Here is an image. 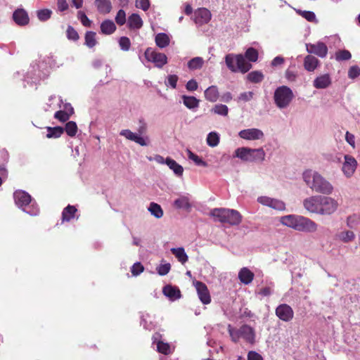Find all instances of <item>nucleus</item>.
I'll return each mask as SVG.
<instances>
[{
  "mask_svg": "<svg viewBox=\"0 0 360 360\" xmlns=\"http://www.w3.org/2000/svg\"><path fill=\"white\" fill-rule=\"evenodd\" d=\"M281 223L298 231L314 232L317 224L309 218L300 215L289 214L281 218Z\"/></svg>",
  "mask_w": 360,
  "mask_h": 360,
  "instance_id": "obj_1",
  "label": "nucleus"
},
{
  "mask_svg": "<svg viewBox=\"0 0 360 360\" xmlns=\"http://www.w3.org/2000/svg\"><path fill=\"white\" fill-rule=\"evenodd\" d=\"M15 204L22 210L32 216L38 214L39 209L35 202L32 201V197L28 193L24 191H16L13 193Z\"/></svg>",
  "mask_w": 360,
  "mask_h": 360,
  "instance_id": "obj_2",
  "label": "nucleus"
},
{
  "mask_svg": "<svg viewBox=\"0 0 360 360\" xmlns=\"http://www.w3.org/2000/svg\"><path fill=\"white\" fill-rule=\"evenodd\" d=\"M227 330L231 341L235 343L238 342L240 338L250 344H254L255 342V329L248 324H243L238 329L229 324Z\"/></svg>",
  "mask_w": 360,
  "mask_h": 360,
  "instance_id": "obj_3",
  "label": "nucleus"
},
{
  "mask_svg": "<svg viewBox=\"0 0 360 360\" xmlns=\"http://www.w3.org/2000/svg\"><path fill=\"white\" fill-rule=\"evenodd\" d=\"M139 124L137 133L132 132L129 129H122L120 131V135L141 146H147L150 143L149 136L144 135L147 132V124L143 120H140Z\"/></svg>",
  "mask_w": 360,
  "mask_h": 360,
  "instance_id": "obj_4",
  "label": "nucleus"
},
{
  "mask_svg": "<svg viewBox=\"0 0 360 360\" xmlns=\"http://www.w3.org/2000/svg\"><path fill=\"white\" fill-rule=\"evenodd\" d=\"M225 63L232 72L246 73L252 68V65L246 61L242 54L229 53L225 56Z\"/></svg>",
  "mask_w": 360,
  "mask_h": 360,
  "instance_id": "obj_5",
  "label": "nucleus"
},
{
  "mask_svg": "<svg viewBox=\"0 0 360 360\" xmlns=\"http://www.w3.org/2000/svg\"><path fill=\"white\" fill-rule=\"evenodd\" d=\"M235 156L246 162H262L265 159L266 153L262 148L253 149L241 147L235 150Z\"/></svg>",
  "mask_w": 360,
  "mask_h": 360,
  "instance_id": "obj_6",
  "label": "nucleus"
},
{
  "mask_svg": "<svg viewBox=\"0 0 360 360\" xmlns=\"http://www.w3.org/2000/svg\"><path fill=\"white\" fill-rule=\"evenodd\" d=\"M294 98L292 91L287 86H281L278 87L274 94V100L276 105L283 109L287 108Z\"/></svg>",
  "mask_w": 360,
  "mask_h": 360,
  "instance_id": "obj_7",
  "label": "nucleus"
},
{
  "mask_svg": "<svg viewBox=\"0 0 360 360\" xmlns=\"http://www.w3.org/2000/svg\"><path fill=\"white\" fill-rule=\"evenodd\" d=\"M146 59L150 63H154L155 66L162 68L167 63V57L163 53L156 51L152 48H147L144 53Z\"/></svg>",
  "mask_w": 360,
  "mask_h": 360,
  "instance_id": "obj_8",
  "label": "nucleus"
},
{
  "mask_svg": "<svg viewBox=\"0 0 360 360\" xmlns=\"http://www.w3.org/2000/svg\"><path fill=\"white\" fill-rule=\"evenodd\" d=\"M321 203H320V214L329 215L334 213L338 207V203L335 199L321 195Z\"/></svg>",
  "mask_w": 360,
  "mask_h": 360,
  "instance_id": "obj_9",
  "label": "nucleus"
},
{
  "mask_svg": "<svg viewBox=\"0 0 360 360\" xmlns=\"http://www.w3.org/2000/svg\"><path fill=\"white\" fill-rule=\"evenodd\" d=\"M357 167V161L350 155H344L342 171L347 178H350L354 174Z\"/></svg>",
  "mask_w": 360,
  "mask_h": 360,
  "instance_id": "obj_10",
  "label": "nucleus"
},
{
  "mask_svg": "<svg viewBox=\"0 0 360 360\" xmlns=\"http://www.w3.org/2000/svg\"><path fill=\"white\" fill-rule=\"evenodd\" d=\"M321 198V195H319L307 198L303 200V206L307 211L320 214Z\"/></svg>",
  "mask_w": 360,
  "mask_h": 360,
  "instance_id": "obj_11",
  "label": "nucleus"
},
{
  "mask_svg": "<svg viewBox=\"0 0 360 360\" xmlns=\"http://www.w3.org/2000/svg\"><path fill=\"white\" fill-rule=\"evenodd\" d=\"M306 49L309 53L316 55L321 58L326 57L328 54V47L321 41L316 44H306Z\"/></svg>",
  "mask_w": 360,
  "mask_h": 360,
  "instance_id": "obj_12",
  "label": "nucleus"
},
{
  "mask_svg": "<svg viewBox=\"0 0 360 360\" xmlns=\"http://www.w3.org/2000/svg\"><path fill=\"white\" fill-rule=\"evenodd\" d=\"M240 138L248 141H257L264 138L263 131L257 128L243 129L238 132Z\"/></svg>",
  "mask_w": 360,
  "mask_h": 360,
  "instance_id": "obj_13",
  "label": "nucleus"
},
{
  "mask_svg": "<svg viewBox=\"0 0 360 360\" xmlns=\"http://www.w3.org/2000/svg\"><path fill=\"white\" fill-rule=\"evenodd\" d=\"M257 202L264 206L269 207L276 210L283 211L285 209V205L282 200L267 196L259 197L257 198Z\"/></svg>",
  "mask_w": 360,
  "mask_h": 360,
  "instance_id": "obj_14",
  "label": "nucleus"
},
{
  "mask_svg": "<svg viewBox=\"0 0 360 360\" xmlns=\"http://www.w3.org/2000/svg\"><path fill=\"white\" fill-rule=\"evenodd\" d=\"M321 176V175L319 172L311 169L306 170L302 174L303 181L312 191L314 190V188L317 185Z\"/></svg>",
  "mask_w": 360,
  "mask_h": 360,
  "instance_id": "obj_15",
  "label": "nucleus"
},
{
  "mask_svg": "<svg viewBox=\"0 0 360 360\" xmlns=\"http://www.w3.org/2000/svg\"><path fill=\"white\" fill-rule=\"evenodd\" d=\"M193 285L195 287L198 297L201 302L204 304H210L211 302V297L207 285L204 283L198 281H194Z\"/></svg>",
  "mask_w": 360,
  "mask_h": 360,
  "instance_id": "obj_16",
  "label": "nucleus"
},
{
  "mask_svg": "<svg viewBox=\"0 0 360 360\" xmlns=\"http://www.w3.org/2000/svg\"><path fill=\"white\" fill-rule=\"evenodd\" d=\"M276 315L283 321L288 322L293 319L294 311L290 306L281 304L276 309Z\"/></svg>",
  "mask_w": 360,
  "mask_h": 360,
  "instance_id": "obj_17",
  "label": "nucleus"
},
{
  "mask_svg": "<svg viewBox=\"0 0 360 360\" xmlns=\"http://www.w3.org/2000/svg\"><path fill=\"white\" fill-rule=\"evenodd\" d=\"M314 191L323 195H330L333 191V186L328 180L321 176Z\"/></svg>",
  "mask_w": 360,
  "mask_h": 360,
  "instance_id": "obj_18",
  "label": "nucleus"
},
{
  "mask_svg": "<svg viewBox=\"0 0 360 360\" xmlns=\"http://www.w3.org/2000/svg\"><path fill=\"white\" fill-rule=\"evenodd\" d=\"M227 212L225 214L224 223H227L231 226H237L240 224L242 221V216L239 212L236 210L227 209Z\"/></svg>",
  "mask_w": 360,
  "mask_h": 360,
  "instance_id": "obj_19",
  "label": "nucleus"
},
{
  "mask_svg": "<svg viewBox=\"0 0 360 360\" xmlns=\"http://www.w3.org/2000/svg\"><path fill=\"white\" fill-rule=\"evenodd\" d=\"M211 17L210 11L206 8H199L194 12L195 22H209Z\"/></svg>",
  "mask_w": 360,
  "mask_h": 360,
  "instance_id": "obj_20",
  "label": "nucleus"
},
{
  "mask_svg": "<svg viewBox=\"0 0 360 360\" xmlns=\"http://www.w3.org/2000/svg\"><path fill=\"white\" fill-rule=\"evenodd\" d=\"M173 205L176 209L189 210L192 207L189 195H180L174 201Z\"/></svg>",
  "mask_w": 360,
  "mask_h": 360,
  "instance_id": "obj_21",
  "label": "nucleus"
},
{
  "mask_svg": "<svg viewBox=\"0 0 360 360\" xmlns=\"http://www.w3.org/2000/svg\"><path fill=\"white\" fill-rule=\"evenodd\" d=\"M331 84V78L328 74L317 77L313 82V86L318 89H326Z\"/></svg>",
  "mask_w": 360,
  "mask_h": 360,
  "instance_id": "obj_22",
  "label": "nucleus"
},
{
  "mask_svg": "<svg viewBox=\"0 0 360 360\" xmlns=\"http://www.w3.org/2000/svg\"><path fill=\"white\" fill-rule=\"evenodd\" d=\"M162 292L172 301L176 300L181 297L180 290L177 287L170 285L165 286Z\"/></svg>",
  "mask_w": 360,
  "mask_h": 360,
  "instance_id": "obj_23",
  "label": "nucleus"
},
{
  "mask_svg": "<svg viewBox=\"0 0 360 360\" xmlns=\"http://www.w3.org/2000/svg\"><path fill=\"white\" fill-rule=\"evenodd\" d=\"M255 274L247 267H243L238 272V278L245 285L252 283Z\"/></svg>",
  "mask_w": 360,
  "mask_h": 360,
  "instance_id": "obj_24",
  "label": "nucleus"
},
{
  "mask_svg": "<svg viewBox=\"0 0 360 360\" xmlns=\"http://www.w3.org/2000/svg\"><path fill=\"white\" fill-rule=\"evenodd\" d=\"M319 60L311 54L305 56L304 59V69L309 72H314L319 65Z\"/></svg>",
  "mask_w": 360,
  "mask_h": 360,
  "instance_id": "obj_25",
  "label": "nucleus"
},
{
  "mask_svg": "<svg viewBox=\"0 0 360 360\" xmlns=\"http://www.w3.org/2000/svg\"><path fill=\"white\" fill-rule=\"evenodd\" d=\"M204 94L205 99L212 103L216 102L219 96L218 88L215 85L210 86L206 89Z\"/></svg>",
  "mask_w": 360,
  "mask_h": 360,
  "instance_id": "obj_26",
  "label": "nucleus"
},
{
  "mask_svg": "<svg viewBox=\"0 0 360 360\" xmlns=\"http://www.w3.org/2000/svg\"><path fill=\"white\" fill-rule=\"evenodd\" d=\"M13 20L15 22H29L27 13L22 8L16 9L13 14Z\"/></svg>",
  "mask_w": 360,
  "mask_h": 360,
  "instance_id": "obj_27",
  "label": "nucleus"
},
{
  "mask_svg": "<svg viewBox=\"0 0 360 360\" xmlns=\"http://www.w3.org/2000/svg\"><path fill=\"white\" fill-rule=\"evenodd\" d=\"M166 165L169 167L170 169H172L174 173L178 176H181L183 174L184 172V168L181 165L178 164L174 160L167 158H166Z\"/></svg>",
  "mask_w": 360,
  "mask_h": 360,
  "instance_id": "obj_28",
  "label": "nucleus"
},
{
  "mask_svg": "<svg viewBox=\"0 0 360 360\" xmlns=\"http://www.w3.org/2000/svg\"><path fill=\"white\" fill-rule=\"evenodd\" d=\"M226 212H227L226 208H214L210 211V216L215 221L224 223Z\"/></svg>",
  "mask_w": 360,
  "mask_h": 360,
  "instance_id": "obj_29",
  "label": "nucleus"
},
{
  "mask_svg": "<svg viewBox=\"0 0 360 360\" xmlns=\"http://www.w3.org/2000/svg\"><path fill=\"white\" fill-rule=\"evenodd\" d=\"M171 252L182 264H185L188 259L184 248H173L171 249Z\"/></svg>",
  "mask_w": 360,
  "mask_h": 360,
  "instance_id": "obj_30",
  "label": "nucleus"
},
{
  "mask_svg": "<svg viewBox=\"0 0 360 360\" xmlns=\"http://www.w3.org/2000/svg\"><path fill=\"white\" fill-rule=\"evenodd\" d=\"M95 4L101 13H108L112 8L110 0H96Z\"/></svg>",
  "mask_w": 360,
  "mask_h": 360,
  "instance_id": "obj_31",
  "label": "nucleus"
},
{
  "mask_svg": "<svg viewBox=\"0 0 360 360\" xmlns=\"http://www.w3.org/2000/svg\"><path fill=\"white\" fill-rule=\"evenodd\" d=\"M182 100L184 104L191 110L197 108L199 105L200 101L194 96H182Z\"/></svg>",
  "mask_w": 360,
  "mask_h": 360,
  "instance_id": "obj_32",
  "label": "nucleus"
},
{
  "mask_svg": "<svg viewBox=\"0 0 360 360\" xmlns=\"http://www.w3.org/2000/svg\"><path fill=\"white\" fill-rule=\"evenodd\" d=\"M77 209L75 206L68 205L64 208L62 212V219L63 221H69L75 217Z\"/></svg>",
  "mask_w": 360,
  "mask_h": 360,
  "instance_id": "obj_33",
  "label": "nucleus"
},
{
  "mask_svg": "<svg viewBox=\"0 0 360 360\" xmlns=\"http://www.w3.org/2000/svg\"><path fill=\"white\" fill-rule=\"evenodd\" d=\"M156 45L161 48H165L169 44V38L165 33H159L155 36Z\"/></svg>",
  "mask_w": 360,
  "mask_h": 360,
  "instance_id": "obj_34",
  "label": "nucleus"
},
{
  "mask_svg": "<svg viewBox=\"0 0 360 360\" xmlns=\"http://www.w3.org/2000/svg\"><path fill=\"white\" fill-rule=\"evenodd\" d=\"M264 78L263 73L261 71L255 70L249 72L247 75V79L252 83H259Z\"/></svg>",
  "mask_w": 360,
  "mask_h": 360,
  "instance_id": "obj_35",
  "label": "nucleus"
},
{
  "mask_svg": "<svg viewBox=\"0 0 360 360\" xmlns=\"http://www.w3.org/2000/svg\"><path fill=\"white\" fill-rule=\"evenodd\" d=\"M204 64V60L201 57H194L188 62V68L191 70L200 69Z\"/></svg>",
  "mask_w": 360,
  "mask_h": 360,
  "instance_id": "obj_36",
  "label": "nucleus"
},
{
  "mask_svg": "<svg viewBox=\"0 0 360 360\" xmlns=\"http://www.w3.org/2000/svg\"><path fill=\"white\" fill-rule=\"evenodd\" d=\"M148 211L150 212L152 215L155 217L160 219L163 216V210L160 205L155 202H150Z\"/></svg>",
  "mask_w": 360,
  "mask_h": 360,
  "instance_id": "obj_37",
  "label": "nucleus"
},
{
  "mask_svg": "<svg viewBox=\"0 0 360 360\" xmlns=\"http://www.w3.org/2000/svg\"><path fill=\"white\" fill-rule=\"evenodd\" d=\"M96 32L88 31L85 34V42L84 44L88 46L89 48H93L94 47L96 44L97 41L96 39Z\"/></svg>",
  "mask_w": 360,
  "mask_h": 360,
  "instance_id": "obj_38",
  "label": "nucleus"
},
{
  "mask_svg": "<svg viewBox=\"0 0 360 360\" xmlns=\"http://www.w3.org/2000/svg\"><path fill=\"white\" fill-rule=\"evenodd\" d=\"M47 138H58L60 137L64 131V129L61 127H47Z\"/></svg>",
  "mask_w": 360,
  "mask_h": 360,
  "instance_id": "obj_39",
  "label": "nucleus"
},
{
  "mask_svg": "<svg viewBox=\"0 0 360 360\" xmlns=\"http://www.w3.org/2000/svg\"><path fill=\"white\" fill-rule=\"evenodd\" d=\"M207 144L210 147H215L219 143V135L215 131L210 132L207 136Z\"/></svg>",
  "mask_w": 360,
  "mask_h": 360,
  "instance_id": "obj_40",
  "label": "nucleus"
},
{
  "mask_svg": "<svg viewBox=\"0 0 360 360\" xmlns=\"http://www.w3.org/2000/svg\"><path fill=\"white\" fill-rule=\"evenodd\" d=\"M338 238L344 243H349L355 238V234L352 231H345L338 233Z\"/></svg>",
  "mask_w": 360,
  "mask_h": 360,
  "instance_id": "obj_41",
  "label": "nucleus"
},
{
  "mask_svg": "<svg viewBox=\"0 0 360 360\" xmlns=\"http://www.w3.org/2000/svg\"><path fill=\"white\" fill-rule=\"evenodd\" d=\"M64 130L66 131L68 136L71 137L75 136L77 132V126L76 122L73 121L68 122L65 124Z\"/></svg>",
  "mask_w": 360,
  "mask_h": 360,
  "instance_id": "obj_42",
  "label": "nucleus"
},
{
  "mask_svg": "<svg viewBox=\"0 0 360 360\" xmlns=\"http://www.w3.org/2000/svg\"><path fill=\"white\" fill-rule=\"evenodd\" d=\"M244 58L250 62H256L258 59V51L252 47L248 48L245 53Z\"/></svg>",
  "mask_w": 360,
  "mask_h": 360,
  "instance_id": "obj_43",
  "label": "nucleus"
},
{
  "mask_svg": "<svg viewBox=\"0 0 360 360\" xmlns=\"http://www.w3.org/2000/svg\"><path fill=\"white\" fill-rule=\"evenodd\" d=\"M211 111L214 114L226 116L229 112V108L226 105L217 104L212 108Z\"/></svg>",
  "mask_w": 360,
  "mask_h": 360,
  "instance_id": "obj_44",
  "label": "nucleus"
},
{
  "mask_svg": "<svg viewBox=\"0 0 360 360\" xmlns=\"http://www.w3.org/2000/svg\"><path fill=\"white\" fill-rule=\"evenodd\" d=\"M352 58L351 53L347 50H341L335 53V59L338 61L347 60Z\"/></svg>",
  "mask_w": 360,
  "mask_h": 360,
  "instance_id": "obj_45",
  "label": "nucleus"
},
{
  "mask_svg": "<svg viewBox=\"0 0 360 360\" xmlns=\"http://www.w3.org/2000/svg\"><path fill=\"white\" fill-rule=\"evenodd\" d=\"M188 157L190 160H193L197 165L206 167L207 165V162L202 160L200 157H198L195 153H192L191 150H188Z\"/></svg>",
  "mask_w": 360,
  "mask_h": 360,
  "instance_id": "obj_46",
  "label": "nucleus"
},
{
  "mask_svg": "<svg viewBox=\"0 0 360 360\" xmlns=\"http://www.w3.org/2000/svg\"><path fill=\"white\" fill-rule=\"evenodd\" d=\"M51 11L49 9H41L37 11V17L40 21H46L51 18Z\"/></svg>",
  "mask_w": 360,
  "mask_h": 360,
  "instance_id": "obj_47",
  "label": "nucleus"
},
{
  "mask_svg": "<svg viewBox=\"0 0 360 360\" xmlns=\"http://www.w3.org/2000/svg\"><path fill=\"white\" fill-rule=\"evenodd\" d=\"M119 46L122 51H127L130 49L131 41L128 37H122L119 39Z\"/></svg>",
  "mask_w": 360,
  "mask_h": 360,
  "instance_id": "obj_48",
  "label": "nucleus"
},
{
  "mask_svg": "<svg viewBox=\"0 0 360 360\" xmlns=\"http://www.w3.org/2000/svg\"><path fill=\"white\" fill-rule=\"evenodd\" d=\"M360 221V217L357 214H353L347 217V224L349 227L355 228Z\"/></svg>",
  "mask_w": 360,
  "mask_h": 360,
  "instance_id": "obj_49",
  "label": "nucleus"
},
{
  "mask_svg": "<svg viewBox=\"0 0 360 360\" xmlns=\"http://www.w3.org/2000/svg\"><path fill=\"white\" fill-rule=\"evenodd\" d=\"M70 115L68 111L58 110L55 115L54 117L62 122H65L70 119Z\"/></svg>",
  "mask_w": 360,
  "mask_h": 360,
  "instance_id": "obj_50",
  "label": "nucleus"
},
{
  "mask_svg": "<svg viewBox=\"0 0 360 360\" xmlns=\"http://www.w3.org/2000/svg\"><path fill=\"white\" fill-rule=\"evenodd\" d=\"M101 30L102 33L105 34H110L116 30L115 24H101Z\"/></svg>",
  "mask_w": 360,
  "mask_h": 360,
  "instance_id": "obj_51",
  "label": "nucleus"
},
{
  "mask_svg": "<svg viewBox=\"0 0 360 360\" xmlns=\"http://www.w3.org/2000/svg\"><path fill=\"white\" fill-rule=\"evenodd\" d=\"M158 351L164 354L170 353V346L168 343L159 341L157 344Z\"/></svg>",
  "mask_w": 360,
  "mask_h": 360,
  "instance_id": "obj_52",
  "label": "nucleus"
},
{
  "mask_svg": "<svg viewBox=\"0 0 360 360\" xmlns=\"http://www.w3.org/2000/svg\"><path fill=\"white\" fill-rule=\"evenodd\" d=\"M178 76L176 75H169L165 81V85L171 86L172 89L176 88V84L178 82Z\"/></svg>",
  "mask_w": 360,
  "mask_h": 360,
  "instance_id": "obj_53",
  "label": "nucleus"
},
{
  "mask_svg": "<svg viewBox=\"0 0 360 360\" xmlns=\"http://www.w3.org/2000/svg\"><path fill=\"white\" fill-rule=\"evenodd\" d=\"M66 35L68 39L77 41L79 39V34L71 26H68L66 30Z\"/></svg>",
  "mask_w": 360,
  "mask_h": 360,
  "instance_id": "obj_54",
  "label": "nucleus"
},
{
  "mask_svg": "<svg viewBox=\"0 0 360 360\" xmlns=\"http://www.w3.org/2000/svg\"><path fill=\"white\" fill-rule=\"evenodd\" d=\"M360 75V68L357 65H352L348 70V77L354 79Z\"/></svg>",
  "mask_w": 360,
  "mask_h": 360,
  "instance_id": "obj_55",
  "label": "nucleus"
},
{
  "mask_svg": "<svg viewBox=\"0 0 360 360\" xmlns=\"http://www.w3.org/2000/svg\"><path fill=\"white\" fill-rule=\"evenodd\" d=\"M297 12L309 22H312L315 20L316 16L312 11L298 10Z\"/></svg>",
  "mask_w": 360,
  "mask_h": 360,
  "instance_id": "obj_56",
  "label": "nucleus"
},
{
  "mask_svg": "<svg viewBox=\"0 0 360 360\" xmlns=\"http://www.w3.org/2000/svg\"><path fill=\"white\" fill-rule=\"evenodd\" d=\"M171 269V265L169 263H166L164 264H160L157 267V271L160 276L167 275Z\"/></svg>",
  "mask_w": 360,
  "mask_h": 360,
  "instance_id": "obj_57",
  "label": "nucleus"
},
{
  "mask_svg": "<svg viewBox=\"0 0 360 360\" xmlns=\"http://www.w3.org/2000/svg\"><path fill=\"white\" fill-rule=\"evenodd\" d=\"M143 270V266L140 262H136L131 266V272L134 276H138L142 273Z\"/></svg>",
  "mask_w": 360,
  "mask_h": 360,
  "instance_id": "obj_58",
  "label": "nucleus"
},
{
  "mask_svg": "<svg viewBox=\"0 0 360 360\" xmlns=\"http://www.w3.org/2000/svg\"><path fill=\"white\" fill-rule=\"evenodd\" d=\"M253 95L254 94L252 91L243 92L238 97V100L248 102L252 99Z\"/></svg>",
  "mask_w": 360,
  "mask_h": 360,
  "instance_id": "obj_59",
  "label": "nucleus"
},
{
  "mask_svg": "<svg viewBox=\"0 0 360 360\" xmlns=\"http://www.w3.org/2000/svg\"><path fill=\"white\" fill-rule=\"evenodd\" d=\"M198 84L196 82V80L194 79L189 80L186 84V88L189 91H195L198 89Z\"/></svg>",
  "mask_w": 360,
  "mask_h": 360,
  "instance_id": "obj_60",
  "label": "nucleus"
},
{
  "mask_svg": "<svg viewBox=\"0 0 360 360\" xmlns=\"http://www.w3.org/2000/svg\"><path fill=\"white\" fill-rule=\"evenodd\" d=\"M285 78L290 82H295L297 79V74L296 72L287 69L285 73Z\"/></svg>",
  "mask_w": 360,
  "mask_h": 360,
  "instance_id": "obj_61",
  "label": "nucleus"
},
{
  "mask_svg": "<svg viewBox=\"0 0 360 360\" xmlns=\"http://www.w3.org/2000/svg\"><path fill=\"white\" fill-rule=\"evenodd\" d=\"M115 22H126V13L124 10L118 11L115 17Z\"/></svg>",
  "mask_w": 360,
  "mask_h": 360,
  "instance_id": "obj_62",
  "label": "nucleus"
},
{
  "mask_svg": "<svg viewBox=\"0 0 360 360\" xmlns=\"http://www.w3.org/2000/svg\"><path fill=\"white\" fill-rule=\"evenodd\" d=\"M136 6L143 11H147L150 6L149 0H137Z\"/></svg>",
  "mask_w": 360,
  "mask_h": 360,
  "instance_id": "obj_63",
  "label": "nucleus"
},
{
  "mask_svg": "<svg viewBox=\"0 0 360 360\" xmlns=\"http://www.w3.org/2000/svg\"><path fill=\"white\" fill-rule=\"evenodd\" d=\"M248 360H263L262 356L255 351H250L248 354Z\"/></svg>",
  "mask_w": 360,
  "mask_h": 360,
  "instance_id": "obj_64",
  "label": "nucleus"
}]
</instances>
